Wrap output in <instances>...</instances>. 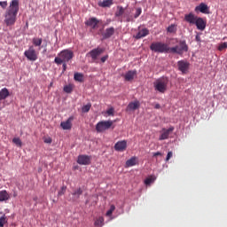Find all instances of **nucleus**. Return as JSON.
<instances>
[{"label": "nucleus", "mask_w": 227, "mask_h": 227, "mask_svg": "<svg viewBox=\"0 0 227 227\" xmlns=\"http://www.w3.org/2000/svg\"><path fill=\"white\" fill-rule=\"evenodd\" d=\"M149 35V29L143 28L139 30V32L135 35V38L137 40L142 39Z\"/></svg>", "instance_id": "412c9836"}, {"label": "nucleus", "mask_w": 227, "mask_h": 227, "mask_svg": "<svg viewBox=\"0 0 227 227\" xmlns=\"http://www.w3.org/2000/svg\"><path fill=\"white\" fill-rule=\"evenodd\" d=\"M178 70L182 72L183 74H186L190 68V63L186 60H179L177 62Z\"/></svg>", "instance_id": "6e6552de"}, {"label": "nucleus", "mask_w": 227, "mask_h": 227, "mask_svg": "<svg viewBox=\"0 0 227 227\" xmlns=\"http://www.w3.org/2000/svg\"><path fill=\"white\" fill-rule=\"evenodd\" d=\"M113 4V0H104L103 2L98 3V6L101 8H109Z\"/></svg>", "instance_id": "393cba45"}, {"label": "nucleus", "mask_w": 227, "mask_h": 227, "mask_svg": "<svg viewBox=\"0 0 227 227\" xmlns=\"http://www.w3.org/2000/svg\"><path fill=\"white\" fill-rule=\"evenodd\" d=\"M99 20L95 17L90 18L88 20L85 21V25L87 27H90L92 29H96Z\"/></svg>", "instance_id": "4468645a"}, {"label": "nucleus", "mask_w": 227, "mask_h": 227, "mask_svg": "<svg viewBox=\"0 0 227 227\" xmlns=\"http://www.w3.org/2000/svg\"><path fill=\"white\" fill-rule=\"evenodd\" d=\"M83 191L82 188H77L75 189L72 193V199L70 200L72 201H76L77 200L80 199V196L82 194Z\"/></svg>", "instance_id": "6ab92c4d"}, {"label": "nucleus", "mask_w": 227, "mask_h": 227, "mask_svg": "<svg viewBox=\"0 0 227 227\" xmlns=\"http://www.w3.org/2000/svg\"><path fill=\"white\" fill-rule=\"evenodd\" d=\"M10 200V194L6 191L0 192V202L6 201Z\"/></svg>", "instance_id": "a878e982"}, {"label": "nucleus", "mask_w": 227, "mask_h": 227, "mask_svg": "<svg viewBox=\"0 0 227 227\" xmlns=\"http://www.w3.org/2000/svg\"><path fill=\"white\" fill-rule=\"evenodd\" d=\"M115 210V207L114 206V205H112L111 207H110V209L107 211V213H106V216H111L112 215V214H113V212Z\"/></svg>", "instance_id": "e433bc0d"}, {"label": "nucleus", "mask_w": 227, "mask_h": 227, "mask_svg": "<svg viewBox=\"0 0 227 227\" xmlns=\"http://www.w3.org/2000/svg\"><path fill=\"white\" fill-rule=\"evenodd\" d=\"M72 90H73V88H72L71 85H66V86H64V91H65L66 93H71Z\"/></svg>", "instance_id": "c9c22d12"}, {"label": "nucleus", "mask_w": 227, "mask_h": 227, "mask_svg": "<svg viewBox=\"0 0 227 227\" xmlns=\"http://www.w3.org/2000/svg\"><path fill=\"white\" fill-rule=\"evenodd\" d=\"M118 11L115 12V17H121L124 13V9L122 6H117Z\"/></svg>", "instance_id": "c85d7f7f"}, {"label": "nucleus", "mask_w": 227, "mask_h": 227, "mask_svg": "<svg viewBox=\"0 0 227 227\" xmlns=\"http://www.w3.org/2000/svg\"><path fill=\"white\" fill-rule=\"evenodd\" d=\"M224 49H227V42L222 43L218 47L220 51H223Z\"/></svg>", "instance_id": "f704fd0d"}, {"label": "nucleus", "mask_w": 227, "mask_h": 227, "mask_svg": "<svg viewBox=\"0 0 227 227\" xmlns=\"http://www.w3.org/2000/svg\"><path fill=\"white\" fill-rule=\"evenodd\" d=\"M141 12H142V9L141 8H137L134 18L137 19L141 15Z\"/></svg>", "instance_id": "58836bf2"}, {"label": "nucleus", "mask_w": 227, "mask_h": 227, "mask_svg": "<svg viewBox=\"0 0 227 227\" xmlns=\"http://www.w3.org/2000/svg\"><path fill=\"white\" fill-rule=\"evenodd\" d=\"M107 59H108V55H105V56H103V57L100 59V60H101L102 63H105Z\"/></svg>", "instance_id": "c03bdc74"}, {"label": "nucleus", "mask_w": 227, "mask_h": 227, "mask_svg": "<svg viewBox=\"0 0 227 227\" xmlns=\"http://www.w3.org/2000/svg\"><path fill=\"white\" fill-rule=\"evenodd\" d=\"M139 106H140V103L138 100H136L134 102H129L126 108V112L135 111V110L138 109Z\"/></svg>", "instance_id": "a211bd4d"}, {"label": "nucleus", "mask_w": 227, "mask_h": 227, "mask_svg": "<svg viewBox=\"0 0 227 227\" xmlns=\"http://www.w3.org/2000/svg\"><path fill=\"white\" fill-rule=\"evenodd\" d=\"M91 156H87V154H80L78 156L77 163L79 165L87 166L90 164Z\"/></svg>", "instance_id": "9b49d317"}, {"label": "nucleus", "mask_w": 227, "mask_h": 227, "mask_svg": "<svg viewBox=\"0 0 227 227\" xmlns=\"http://www.w3.org/2000/svg\"><path fill=\"white\" fill-rule=\"evenodd\" d=\"M127 148V142L126 140H121L120 142H116L114 145V149L117 152H123Z\"/></svg>", "instance_id": "dca6fc26"}, {"label": "nucleus", "mask_w": 227, "mask_h": 227, "mask_svg": "<svg viewBox=\"0 0 227 227\" xmlns=\"http://www.w3.org/2000/svg\"><path fill=\"white\" fill-rule=\"evenodd\" d=\"M63 71L65 72L67 69V62H63Z\"/></svg>", "instance_id": "de8ad7c7"}, {"label": "nucleus", "mask_w": 227, "mask_h": 227, "mask_svg": "<svg viewBox=\"0 0 227 227\" xmlns=\"http://www.w3.org/2000/svg\"><path fill=\"white\" fill-rule=\"evenodd\" d=\"M43 39L40 37H34L32 39V43L35 47H40L42 46Z\"/></svg>", "instance_id": "bb28decb"}, {"label": "nucleus", "mask_w": 227, "mask_h": 227, "mask_svg": "<svg viewBox=\"0 0 227 227\" xmlns=\"http://www.w3.org/2000/svg\"><path fill=\"white\" fill-rule=\"evenodd\" d=\"M105 51V49L104 48H100V47H98V48H95V49H92L89 53L88 55H90L93 61H96L98 59V58L103 54V52Z\"/></svg>", "instance_id": "1a4fd4ad"}, {"label": "nucleus", "mask_w": 227, "mask_h": 227, "mask_svg": "<svg viewBox=\"0 0 227 227\" xmlns=\"http://www.w3.org/2000/svg\"><path fill=\"white\" fill-rule=\"evenodd\" d=\"M151 51L156 53H170V47L161 42H154L150 46Z\"/></svg>", "instance_id": "7ed1b4c3"}, {"label": "nucleus", "mask_w": 227, "mask_h": 227, "mask_svg": "<svg viewBox=\"0 0 227 227\" xmlns=\"http://www.w3.org/2000/svg\"><path fill=\"white\" fill-rule=\"evenodd\" d=\"M94 224H95V226H103L104 225V218L103 217L98 218Z\"/></svg>", "instance_id": "2f4dec72"}, {"label": "nucleus", "mask_w": 227, "mask_h": 227, "mask_svg": "<svg viewBox=\"0 0 227 227\" xmlns=\"http://www.w3.org/2000/svg\"><path fill=\"white\" fill-rule=\"evenodd\" d=\"M19 10V0H12L4 13V22L6 27H13L15 25Z\"/></svg>", "instance_id": "f257e3e1"}, {"label": "nucleus", "mask_w": 227, "mask_h": 227, "mask_svg": "<svg viewBox=\"0 0 227 227\" xmlns=\"http://www.w3.org/2000/svg\"><path fill=\"white\" fill-rule=\"evenodd\" d=\"M196 41H197V42H200V35H196Z\"/></svg>", "instance_id": "8fccbe9b"}, {"label": "nucleus", "mask_w": 227, "mask_h": 227, "mask_svg": "<svg viewBox=\"0 0 227 227\" xmlns=\"http://www.w3.org/2000/svg\"><path fill=\"white\" fill-rule=\"evenodd\" d=\"M154 108L155 109H160V105L159 103L155 104Z\"/></svg>", "instance_id": "09e8293b"}, {"label": "nucleus", "mask_w": 227, "mask_h": 227, "mask_svg": "<svg viewBox=\"0 0 227 227\" xmlns=\"http://www.w3.org/2000/svg\"><path fill=\"white\" fill-rule=\"evenodd\" d=\"M0 6L2 9H6L8 7V1H0Z\"/></svg>", "instance_id": "4c0bfd02"}, {"label": "nucleus", "mask_w": 227, "mask_h": 227, "mask_svg": "<svg viewBox=\"0 0 227 227\" xmlns=\"http://www.w3.org/2000/svg\"><path fill=\"white\" fill-rule=\"evenodd\" d=\"M114 108L111 107V108H109V109L106 111V114H107L108 115H114Z\"/></svg>", "instance_id": "37998d69"}, {"label": "nucleus", "mask_w": 227, "mask_h": 227, "mask_svg": "<svg viewBox=\"0 0 227 227\" xmlns=\"http://www.w3.org/2000/svg\"><path fill=\"white\" fill-rule=\"evenodd\" d=\"M115 29L114 27H107L105 33L102 34L104 39H109L114 35Z\"/></svg>", "instance_id": "aec40b11"}, {"label": "nucleus", "mask_w": 227, "mask_h": 227, "mask_svg": "<svg viewBox=\"0 0 227 227\" xmlns=\"http://www.w3.org/2000/svg\"><path fill=\"white\" fill-rule=\"evenodd\" d=\"M168 32H169V33H174V32H175V25H170V26L168 27Z\"/></svg>", "instance_id": "a19ab883"}, {"label": "nucleus", "mask_w": 227, "mask_h": 227, "mask_svg": "<svg viewBox=\"0 0 227 227\" xmlns=\"http://www.w3.org/2000/svg\"><path fill=\"white\" fill-rule=\"evenodd\" d=\"M188 51V45L185 41L182 40L179 44L170 47V53L183 56L184 52Z\"/></svg>", "instance_id": "20e7f679"}, {"label": "nucleus", "mask_w": 227, "mask_h": 227, "mask_svg": "<svg viewBox=\"0 0 227 227\" xmlns=\"http://www.w3.org/2000/svg\"><path fill=\"white\" fill-rule=\"evenodd\" d=\"M7 223H8V220L6 219L5 215L0 217V227H4V224H6Z\"/></svg>", "instance_id": "7c9ffc66"}, {"label": "nucleus", "mask_w": 227, "mask_h": 227, "mask_svg": "<svg viewBox=\"0 0 227 227\" xmlns=\"http://www.w3.org/2000/svg\"><path fill=\"white\" fill-rule=\"evenodd\" d=\"M198 18V16H196L192 12H190L184 15V21L189 23L190 25H195Z\"/></svg>", "instance_id": "f8f14e48"}, {"label": "nucleus", "mask_w": 227, "mask_h": 227, "mask_svg": "<svg viewBox=\"0 0 227 227\" xmlns=\"http://www.w3.org/2000/svg\"><path fill=\"white\" fill-rule=\"evenodd\" d=\"M43 141L45 144H51V142H52V140H51V138H50V137H48L47 138H44Z\"/></svg>", "instance_id": "a18cd8bd"}, {"label": "nucleus", "mask_w": 227, "mask_h": 227, "mask_svg": "<svg viewBox=\"0 0 227 227\" xmlns=\"http://www.w3.org/2000/svg\"><path fill=\"white\" fill-rule=\"evenodd\" d=\"M194 25H196L197 28L200 31H204L206 29L207 23L201 17H198Z\"/></svg>", "instance_id": "2eb2a0df"}, {"label": "nucleus", "mask_w": 227, "mask_h": 227, "mask_svg": "<svg viewBox=\"0 0 227 227\" xmlns=\"http://www.w3.org/2000/svg\"><path fill=\"white\" fill-rule=\"evenodd\" d=\"M168 77H160L159 78L155 84V90L159 91L160 93H165L168 90Z\"/></svg>", "instance_id": "39448f33"}, {"label": "nucleus", "mask_w": 227, "mask_h": 227, "mask_svg": "<svg viewBox=\"0 0 227 227\" xmlns=\"http://www.w3.org/2000/svg\"><path fill=\"white\" fill-rule=\"evenodd\" d=\"M74 58V52L71 50L65 49L62 50L58 57L54 59V63L58 66L62 65V63H67Z\"/></svg>", "instance_id": "f03ea898"}, {"label": "nucleus", "mask_w": 227, "mask_h": 227, "mask_svg": "<svg viewBox=\"0 0 227 227\" xmlns=\"http://www.w3.org/2000/svg\"><path fill=\"white\" fill-rule=\"evenodd\" d=\"M12 143L15 144L18 147H22V140H20V138H13Z\"/></svg>", "instance_id": "473e14b6"}, {"label": "nucleus", "mask_w": 227, "mask_h": 227, "mask_svg": "<svg viewBox=\"0 0 227 227\" xmlns=\"http://www.w3.org/2000/svg\"><path fill=\"white\" fill-rule=\"evenodd\" d=\"M131 21H133V19H132V18H128V19H127V22H131Z\"/></svg>", "instance_id": "3c124183"}, {"label": "nucleus", "mask_w": 227, "mask_h": 227, "mask_svg": "<svg viewBox=\"0 0 227 227\" xmlns=\"http://www.w3.org/2000/svg\"><path fill=\"white\" fill-rule=\"evenodd\" d=\"M175 130L174 126H171L168 128V129H166V128H162L160 133L161 135L160 136L159 140L163 141L168 138L169 135Z\"/></svg>", "instance_id": "9d476101"}, {"label": "nucleus", "mask_w": 227, "mask_h": 227, "mask_svg": "<svg viewBox=\"0 0 227 227\" xmlns=\"http://www.w3.org/2000/svg\"><path fill=\"white\" fill-rule=\"evenodd\" d=\"M24 56L29 61H36L38 59V53H36V50H35L33 45L24 51Z\"/></svg>", "instance_id": "423d86ee"}, {"label": "nucleus", "mask_w": 227, "mask_h": 227, "mask_svg": "<svg viewBox=\"0 0 227 227\" xmlns=\"http://www.w3.org/2000/svg\"><path fill=\"white\" fill-rule=\"evenodd\" d=\"M155 181V177L153 176H150L149 177H147L145 181V185H150L151 184H153Z\"/></svg>", "instance_id": "c756f323"}, {"label": "nucleus", "mask_w": 227, "mask_h": 227, "mask_svg": "<svg viewBox=\"0 0 227 227\" xmlns=\"http://www.w3.org/2000/svg\"><path fill=\"white\" fill-rule=\"evenodd\" d=\"M37 200L36 198L34 199V200Z\"/></svg>", "instance_id": "603ef678"}, {"label": "nucleus", "mask_w": 227, "mask_h": 227, "mask_svg": "<svg viewBox=\"0 0 227 227\" xmlns=\"http://www.w3.org/2000/svg\"><path fill=\"white\" fill-rule=\"evenodd\" d=\"M195 12H200L203 14H209V8L207 4H206L205 3H201L200 4V5L196 6Z\"/></svg>", "instance_id": "ddd939ff"}, {"label": "nucleus", "mask_w": 227, "mask_h": 227, "mask_svg": "<svg viewBox=\"0 0 227 227\" xmlns=\"http://www.w3.org/2000/svg\"><path fill=\"white\" fill-rule=\"evenodd\" d=\"M90 107H91V105H90V104L84 105V106L82 107V113H88V112L90 111Z\"/></svg>", "instance_id": "72a5a7b5"}, {"label": "nucleus", "mask_w": 227, "mask_h": 227, "mask_svg": "<svg viewBox=\"0 0 227 227\" xmlns=\"http://www.w3.org/2000/svg\"><path fill=\"white\" fill-rule=\"evenodd\" d=\"M137 75L136 70H129L126 74L124 75L125 81L131 82L134 77Z\"/></svg>", "instance_id": "4be33fe9"}, {"label": "nucleus", "mask_w": 227, "mask_h": 227, "mask_svg": "<svg viewBox=\"0 0 227 227\" xmlns=\"http://www.w3.org/2000/svg\"><path fill=\"white\" fill-rule=\"evenodd\" d=\"M173 157V153L172 151H169L167 154L166 161H168L171 158Z\"/></svg>", "instance_id": "79ce46f5"}, {"label": "nucleus", "mask_w": 227, "mask_h": 227, "mask_svg": "<svg viewBox=\"0 0 227 227\" xmlns=\"http://www.w3.org/2000/svg\"><path fill=\"white\" fill-rule=\"evenodd\" d=\"M137 163V156H132V158H130L129 160H127L126 164H125V168H131L136 166Z\"/></svg>", "instance_id": "b1692460"}, {"label": "nucleus", "mask_w": 227, "mask_h": 227, "mask_svg": "<svg viewBox=\"0 0 227 227\" xmlns=\"http://www.w3.org/2000/svg\"><path fill=\"white\" fill-rule=\"evenodd\" d=\"M8 97H10V90L4 87L0 90V101L6 99Z\"/></svg>", "instance_id": "5701e85b"}, {"label": "nucleus", "mask_w": 227, "mask_h": 227, "mask_svg": "<svg viewBox=\"0 0 227 227\" xmlns=\"http://www.w3.org/2000/svg\"><path fill=\"white\" fill-rule=\"evenodd\" d=\"M66 190H67L66 186L61 187L60 191L58 192V196L60 197V196L64 195L66 192Z\"/></svg>", "instance_id": "ea45409f"}, {"label": "nucleus", "mask_w": 227, "mask_h": 227, "mask_svg": "<svg viewBox=\"0 0 227 227\" xmlns=\"http://www.w3.org/2000/svg\"><path fill=\"white\" fill-rule=\"evenodd\" d=\"M114 124L112 120H108V121H100L99 122H98V124L96 125V130L98 133L104 132L107 129H109L112 125Z\"/></svg>", "instance_id": "0eeeda50"}, {"label": "nucleus", "mask_w": 227, "mask_h": 227, "mask_svg": "<svg viewBox=\"0 0 227 227\" xmlns=\"http://www.w3.org/2000/svg\"><path fill=\"white\" fill-rule=\"evenodd\" d=\"M74 121V116H70L67 121L61 122L60 126L64 130H69L72 128V121Z\"/></svg>", "instance_id": "f3484780"}, {"label": "nucleus", "mask_w": 227, "mask_h": 227, "mask_svg": "<svg viewBox=\"0 0 227 227\" xmlns=\"http://www.w3.org/2000/svg\"><path fill=\"white\" fill-rule=\"evenodd\" d=\"M74 79L76 82H83V74L82 73H74Z\"/></svg>", "instance_id": "cd10ccee"}, {"label": "nucleus", "mask_w": 227, "mask_h": 227, "mask_svg": "<svg viewBox=\"0 0 227 227\" xmlns=\"http://www.w3.org/2000/svg\"><path fill=\"white\" fill-rule=\"evenodd\" d=\"M157 156H162L161 153H160V152L153 153V157H157Z\"/></svg>", "instance_id": "49530a36"}]
</instances>
